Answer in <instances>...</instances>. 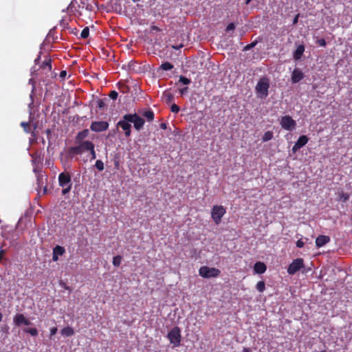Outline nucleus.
<instances>
[{
  "instance_id": "obj_1",
  "label": "nucleus",
  "mask_w": 352,
  "mask_h": 352,
  "mask_svg": "<svg viewBox=\"0 0 352 352\" xmlns=\"http://www.w3.org/2000/svg\"><path fill=\"white\" fill-rule=\"evenodd\" d=\"M58 184L63 188L62 194L67 195L72 187V177L69 172L65 171L58 175Z\"/></svg>"
},
{
  "instance_id": "obj_2",
  "label": "nucleus",
  "mask_w": 352,
  "mask_h": 352,
  "mask_svg": "<svg viewBox=\"0 0 352 352\" xmlns=\"http://www.w3.org/2000/svg\"><path fill=\"white\" fill-rule=\"evenodd\" d=\"M270 80L267 77H261L258 81L255 91L257 96L261 98H265L268 96V90L270 88Z\"/></svg>"
},
{
  "instance_id": "obj_3",
  "label": "nucleus",
  "mask_w": 352,
  "mask_h": 352,
  "mask_svg": "<svg viewBox=\"0 0 352 352\" xmlns=\"http://www.w3.org/2000/svg\"><path fill=\"white\" fill-rule=\"evenodd\" d=\"M167 338L173 347H177L181 344V330L178 327H174L168 333Z\"/></svg>"
},
{
  "instance_id": "obj_4",
  "label": "nucleus",
  "mask_w": 352,
  "mask_h": 352,
  "mask_svg": "<svg viewBox=\"0 0 352 352\" xmlns=\"http://www.w3.org/2000/svg\"><path fill=\"white\" fill-rule=\"evenodd\" d=\"M221 274V271L215 267L202 266L199 270V274L205 278H216Z\"/></svg>"
},
{
  "instance_id": "obj_5",
  "label": "nucleus",
  "mask_w": 352,
  "mask_h": 352,
  "mask_svg": "<svg viewBox=\"0 0 352 352\" xmlns=\"http://www.w3.org/2000/svg\"><path fill=\"white\" fill-rule=\"evenodd\" d=\"M226 208L222 206H214L211 211V217L215 224L219 225L221 221V218L226 214Z\"/></svg>"
},
{
  "instance_id": "obj_6",
  "label": "nucleus",
  "mask_w": 352,
  "mask_h": 352,
  "mask_svg": "<svg viewBox=\"0 0 352 352\" xmlns=\"http://www.w3.org/2000/svg\"><path fill=\"white\" fill-rule=\"evenodd\" d=\"M78 144V146H72L69 148V153L71 155H80L85 151H89V149L88 148L90 146L88 144H93V142L87 140Z\"/></svg>"
},
{
  "instance_id": "obj_7",
  "label": "nucleus",
  "mask_w": 352,
  "mask_h": 352,
  "mask_svg": "<svg viewBox=\"0 0 352 352\" xmlns=\"http://www.w3.org/2000/svg\"><path fill=\"white\" fill-rule=\"evenodd\" d=\"M129 116V113L124 115L122 118L117 123V126L124 131L126 137H129L131 134V122L126 119Z\"/></svg>"
},
{
  "instance_id": "obj_8",
  "label": "nucleus",
  "mask_w": 352,
  "mask_h": 352,
  "mask_svg": "<svg viewBox=\"0 0 352 352\" xmlns=\"http://www.w3.org/2000/svg\"><path fill=\"white\" fill-rule=\"evenodd\" d=\"M129 116L126 119L133 124L134 128L137 131H140L145 123L144 120L136 113H129Z\"/></svg>"
},
{
  "instance_id": "obj_9",
  "label": "nucleus",
  "mask_w": 352,
  "mask_h": 352,
  "mask_svg": "<svg viewBox=\"0 0 352 352\" xmlns=\"http://www.w3.org/2000/svg\"><path fill=\"white\" fill-rule=\"evenodd\" d=\"M304 267V261L301 258L294 259L287 268L289 274L293 275Z\"/></svg>"
},
{
  "instance_id": "obj_10",
  "label": "nucleus",
  "mask_w": 352,
  "mask_h": 352,
  "mask_svg": "<svg viewBox=\"0 0 352 352\" xmlns=\"http://www.w3.org/2000/svg\"><path fill=\"white\" fill-rule=\"evenodd\" d=\"M280 124L283 129L287 131H292L296 125V121L289 116L282 117Z\"/></svg>"
},
{
  "instance_id": "obj_11",
  "label": "nucleus",
  "mask_w": 352,
  "mask_h": 352,
  "mask_svg": "<svg viewBox=\"0 0 352 352\" xmlns=\"http://www.w3.org/2000/svg\"><path fill=\"white\" fill-rule=\"evenodd\" d=\"M108 127L109 124L105 121L93 122L90 126L91 130L95 132L104 131Z\"/></svg>"
},
{
  "instance_id": "obj_12",
  "label": "nucleus",
  "mask_w": 352,
  "mask_h": 352,
  "mask_svg": "<svg viewBox=\"0 0 352 352\" xmlns=\"http://www.w3.org/2000/svg\"><path fill=\"white\" fill-rule=\"evenodd\" d=\"M13 322L16 326H21L24 324L28 326L30 324V321L27 319L23 314H16L13 318Z\"/></svg>"
},
{
  "instance_id": "obj_13",
  "label": "nucleus",
  "mask_w": 352,
  "mask_h": 352,
  "mask_svg": "<svg viewBox=\"0 0 352 352\" xmlns=\"http://www.w3.org/2000/svg\"><path fill=\"white\" fill-rule=\"evenodd\" d=\"M304 78V74L301 70L298 68L294 69L292 74V82L293 83H297L300 82Z\"/></svg>"
},
{
  "instance_id": "obj_14",
  "label": "nucleus",
  "mask_w": 352,
  "mask_h": 352,
  "mask_svg": "<svg viewBox=\"0 0 352 352\" xmlns=\"http://www.w3.org/2000/svg\"><path fill=\"white\" fill-rule=\"evenodd\" d=\"M330 237L326 235H319L316 239V245L318 248H321L330 241Z\"/></svg>"
},
{
  "instance_id": "obj_15",
  "label": "nucleus",
  "mask_w": 352,
  "mask_h": 352,
  "mask_svg": "<svg viewBox=\"0 0 352 352\" xmlns=\"http://www.w3.org/2000/svg\"><path fill=\"white\" fill-rule=\"evenodd\" d=\"M266 270L267 267L264 263L258 261L254 265V271L256 274H263L266 271Z\"/></svg>"
},
{
  "instance_id": "obj_16",
  "label": "nucleus",
  "mask_w": 352,
  "mask_h": 352,
  "mask_svg": "<svg viewBox=\"0 0 352 352\" xmlns=\"http://www.w3.org/2000/svg\"><path fill=\"white\" fill-rule=\"evenodd\" d=\"M89 131L88 129H84L78 133L76 136V143H81L82 142H85L84 139H85L89 135Z\"/></svg>"
},
{
  "instance_id": "obj_17",
  "label": "nucleus",
  "mask_w": 352,
  "mask_h": 352,
  "mask_svg": "<svg viewBox=\"0 0 352 352\" xmlns=\"http://www.w3.org/2000/svg\"><path fill=\"white\" fill-rule=\"evenodd\" d=\"M304 51L305 46L303 45H299L294 53V59L296 60L300 59L304 53Z\"/></svg>"
},
{
  "instance_id": "obj_18",
  "label": "nucleus",
  "mask_w": 352,
  "mask_h": 352,
  "mask_svg": "<svg viewBox=\"0 0 352 352\" xmlns=\"http://www.w3.org/2000/svg\"><path fill=\"white\" fill-rule=\"evenodd\" d=\"M308 140H309V138L305 135H300L298 140L296 141V144L300 147L302 148V146H304L307 142H308Z\"/></svg>"
},
{
  "instance_id": "obj_19",
  "label": "nucleus",
  "mask_w": 352,
  "mask_h": 352,
  "mask_svg": "<svg viewBox=\"0 0 352 352\" xmlns=\"http://www.w3.org/2000/svg\"><path fill=\"white\" fill-rule=\"evenodd\" d=\"M41 68L43 69H47V71L52 70V60L50 58H46L45 60L43 61V63L41 65Z\"/></svg>"
},
{
  "instance_id": "obj_20",
  "label": "nucleus",
  "mask_w": 352,
  "mask_h": 352,
  "mask_svg": "<svg viewBox=\"0 0 352 352\" xmlns=\"http://www.w3.org/2000/svg\"><path fill=\"white\" fill-rule=\"evenodd\" d=\"M143 116L147 120L148 122H151L154 120V112L149 109L144 112Z\"/></svg>"
},
{
  "instance_id": "obj_21",
  "label": "nucleus",
  "mask_w": 352,
  "mask_h": 352,
  "mask_svg": "<svg viewBox=\"0 0 352 352\" xmlns=\"http://www.w3.org/2000/svg\"><path fill=\"white\" fill-rule=\"evenodd\" d=\"M61 333L65 336H72L74 334V331L72 327H66L61 330Z\"/></svg>"
},
{
  "instance_id": "obj_22",
  "label": "nucleus",
  "mask_w": 352,
  "mask_h": 352,
  "mask_svg": "<svg viewBox=\"0 0 352 352\" xmlns=\"http://www.w3.org/2000/svg\"><path fill=\"white\" fill-rule=\"evenodd\" d=\"M65 252V250L63 247L60 246V245H56L55 248H54L52 253H53V254L62 256V255H63V254Z\"/></svg>"
},
{
  "instance_id": "obj_23",
  "label": "nucleus",
  "mask_w": 352,
  "mask_h": 352,
  "mask_svg": "<svg viewBox=\"0 0 352 352\" xmlns=\"http://www.w3.org/2000/svg\"><path fill=\"white\" fill-rule=\"evenodd\" d=\"M163 98L166 103H170L174 100L173 94L169 91H164Z\"/></svg>"
},
{
  "instance_id": "obj_24",
  "label": "nucleus",
  "mask_w": 352,
  "mask_h": 352,
  "mask_svg": "<svg viewBox=\"0 0 352 352\" xmlns=\"http://www.w3.org/2000/svg\"><path fill=\"white\" fill-rule=\"evenodd\" d=\"M349 194L346 192H341L338 193V201L345 203L349 200Z\"/></svg>"
},
{
  "instance_id": "obj_25",
  "label": "nucleus",
  "mask_w": 352,
  "mask_h": 352,
  "mask_svg": "<svg viewBox=\"0 0 352 352\" xmlns=\"http://www.w3.org/2000/svg\"><path fill=\"white\" fill-rule=\"evenodd\" d=\"M274 137L273 132L271 131H266L262 137L263 142H267L271 140Z\"/></svg>"
},
{
  "instance_id": "obj_26",
  "label": "nucleus",
  "mask_w": 352,
  "mask_h": 352,
  "mask_svg": "<svg viewBox=\"0 0 352 352\" xmlns=\"http://www.w3.org/2000/svg\"><path fill=\"white\" fill-rule=\"evenodd\" d=\"M173 67V65L169 62H164L160 65V69L164 71L171 70Z\"/></svg>"
},
{
  "instance_id": "obj_27",
  "label": "nucleus",
  "mask_w": 352,
  "mask_h": 352,
  "mask_svg": "<svg viewBox=\"0 0 352 352\" xmlns=\"http://www.w3.org/2000/svg\"><path fill=\"white\" fill-rule=\"evenodd\" d=\"M23 331L32 336H36L38 333V330L36 328H25Z\"/></svg>"
},
{
  "instance_id": "obj_28",
  "label": "nucleus",
  "mask_w": 352,
  "mask_h": 352,
  "mask_svg": "<svg viewBox=\"0 0 352 352\" xmlns=\"http://www.w3.org/2000/svg\"><path fill=\"white\" fill-rule=\"evenodd\" d=\"M121 261H122V256L120 255H117L113 258L112 263L115 267H118V266H120Z\"/></svg>"
},
{
  "instance_id": "obj_29",
  "label": "nucleus",
  "mask_w": 352,
  "mask_h": 352,
  "mask_svg": "<svg viewBox=\"0 0 352 352\" xmlns=\"http://www.w3.org/2000/svg\"><path fill=\"white\" fill-rule=\"evenodd\" d=\"M256 289L259 292H263L265 289V284L264 281H258L256 285Z\"/></svg>"
},
{
  "instance_id": "obj_30",
  "label": "nucleus",
  "mask_w": 352,
  "mask_h": 352,
  "mask_svg": "<svg viewBox=\"0 0 352 352\" xmlns=\"http://www.w3.org/2000/svg\"><path fill=\"white\" fill-rule=\"evenodd\" d=\"M89 35V29L88 27H85L81 32L80 36L82 38H87Z\"/></svg>"
},
{
  "instance_id": "obj_31",
  "label": "nucleus",
  "mask_w": 352,
  "mask_h": 352,
  "mask_svg": "<svg viewBox=\"0 0 352 352\" xmlns=\"http://www.w3.org/2000/svg\"><path fill=\"white\" fill-rule=\"evenodd\" d=\"M179 82L184 85H187L191 82V80L189 78H188L184 76H180L179 78Z\"/></svg>"
},
{
  "instance_id": "obj_32",
  "label": "nucleus",
  "mask_w": 352,
  "mask_h": 352,
  "mask_svg": "<svg viewBox=\"0 0 352 352\" xmlns=\"http://www.w3.org/2000/svg\"><path fill=\"white\" fill-rule=\"evenodd\" d=\"M88 145L89 146V144ZM88 148L89 149V151H90L91 160H95L96 158V154L94 151V144H90V146Z\"/></svg>"
},
{
  "instance_id": "obj_33",
  "label": "nucleus",
  "mask_w": 352,
  "mask_h": 352,
  "mask_svg": "<svg viewBox=\"0 0 352 352\" xmlns=\"http://www.w3.org/2000/svg\"><path fill=\"white\" fill-rule=\"evenodd\" d=\"M95 166L99 171H102L104 168V163L99 160L96 162Z\"/></svg>"
},
{
  "instance_id": "obj_34",
  "label": "nucleus",
  "mask_w": 352,
  "mask_h": 352,
  "mask_svg": "<svg viewBox=\"0 0 352 352\" xmlns=\"http://www.w3.org/2000/svg\"><path fill=\"white\" fill-rule=\"evenodd\" d=\"M107 99H100L98 100V107L100 109H103L106 107L105 100Z\"/></svg>"
},
{
  "instance_id": "obj_35",
  "label": "nucleus",
  "mask_w": 352,
  "mask_h": 352,
  "mask_svg": "<svg viewBox=\"0 0 352 352\" xmlns=\"http://www.w3.org/2000/svg\"><path fill=\"white\" fill-rule=\"evenodd\" d=\"M21 126L23 128L24 131L27 133L30 132V124L28 122H22Z\"/></svg>"
},
{
  "instance_id": "obj_36",
  "label": "nucleus",
  "mask_w": 352,
  "mask_h": 352,
  "mask_svg": "<svg viewBox=\"0 0 352 352\" xmlns=\"http://www.w3.org/2000/svg\"><path fill=\"white\" fill-rule=\"evenodd\" d=\"M179 107L176 104H173L170 107V111L173 113H177L179 111Z\"/></svg>"
},
{
  "instance_id": "obj_37",
  "label": "nucleus",
  "mask_w": 352,
  "mask_h": 352,
  "mask_svg": "<svg viewBox=\"0 0 352 352\" xmlns=\"http://www.w3.org/2000/svg\"><path fill=\"white\" fill-rule=\"evenodd\" d=\"M256 45V41H254V42H252L247 45H245L244 47V49L243 50L244 51H248V50H250V49H252V47H254L255 45Z\"/></svg>"
},
{
  "instance_id": "obj_38",
  "label": "nucleus",
  "mask_w": 352,
  "mask_h": 352,
  "mask_svg": "<svg viewBox=\"0 0 352 352\" xmlns=\"http://www.w3.org/2000/svg\"><path fill=\"white\" fill-rule=\"evenodd\" d=\"M118 94L116 91H111L109 94V96L112 99V100H116L118 98Z\"/></svg>"
},
{
  "instance_id": "obj_39",
  "label": "nucleus",
  "mask_w": 352,
  "mask_h": 352,
  "mask_svg": "<svg viewBox=\"0 0 352 352\" xmlns=\"http://www.w3.org/2000/svg\"><path fill=\"white\" fill-rule=\"evenodd\" d=\"M235 29V25L233 23H230L226 27V32H229L230 30H233Z\"/></svg>"
},
{
  "instance_id": "obj_40",
  "label": "nucleus",
  "mask_w": 352,
  "mask_h": 352,
  "mask_svg": "<svg viewBox=\"0 0 352 352\" xmlns=\"http://www.w3.org/2000/svg\"><path fill=\"white\" fill-rule=\"evenodd\" d=\"M74 3H76V0H72L71 3L67 6V9L68 11H72V9L74 6Z\"/></svg>"
},
{
  "instance_id": "obj_41",
  "label": "nucleus",
  "mask_w": 352,
  "mask_h": 352,
  "mask_svg": "<svg viewBox=\"0 0 352 352\" xmlns=\"http://www.w3.org/2000/svg\"><path fill=\"white\" fill-rule=\"evenodd\" d=\"M317 43L320 45V46H322V47H324L326 46V41L324 39V38H320V39H318L317 41Z\"/></svg>"
},
{
  "instance_id": "obj_42",
  "label": "nucleus",
  "mask_w": 352,
  "mask_h": 352,
  "mask_svg": "<svg viewBox=\"0 0 352 352\" xmlns=\"http://www.w3.org/2000/svg\"><path fill=\"white\" fill-rule=\"evenodd\" d=\"M305 243L304 242L302 241V239H299L296 241V246L299 248H301L304 246Z\"/></svg>"
},
{
  "instance_id": "obj_43",
  "label": "nucleus",
  "mask_w": 352,
  "mask_h": 352,
  "mask_svg": "<svg viewBox=\"0 0 352 352\" xmlns=\"http://www.w3.org/2000/svg\"><path fill=\"white\" fill-rule=\"evenodd\" d=\"M188 87H186L182 89H180L179 93L181 95H184L185 94H186L188 92Z\"/></svg>"
},
{
  "instance_id": "obj_44",
  "label": "nucleus",
  "mask_w": 352,
  "mask_h": 352,
  "mask_svg": "<svg viewBox=\"0 0 352 352\" xmlns=\"http://www.w3.org/2000/svg\"><path fill=\"white\" fill-rule=\"evenodd\" d=\"M57 328L56 327H52L50 329V336H52L55 335L57 333Z\"/></svg>"
},
{
  "instance_id": "obj_45",
  "label": "nucleus",
  "mask_w": 352,
  "mask_h": 352,
  "mask_svg": "<svg viewBox=\"0 0 352 352\" xmlns=\"http://www.w3.org/2000/svg\"><path fill=\"white\" fill-rule=\"evenodd\" d=\"M300 148V147L296 144L295 143L294 145L292 147V151L294 153H296L297 151H298L299 149Z\"/></svg>"
},
{
  "instance_id": "obj_46",
  "label": "nucleus",
  "mask_w": 352,
  "mask_h": 352,
  "mask_svg": "<svg viewBox=\"0 0 352 352\" xmlns=\"http://www.w3.org/2000/svg\"><path fill=\"white\" fill-rule=\"evenodd\" d=\"M4 254H5V250H0V262H1V261L3 260Z\"/></svg>"
},
{
  "instance_id": "obj_47",
  "label": "nucleus",
  "mask_w": 352,
  "mask_h": 352,
  "mask_svg": "<svg viewBox=\"0 0 352 352\" xmlns=\"http://www.w3.org/2000/svg\"><path fill=\"white\" fill-rule=\"evenodd\" d=\"M67 75V72L63 70V71H61L60 72V77L63 78L65 77V76Z\"/></svg>"
},
{
  "instance_id": "obj_48",
  "label": "nucleus",
  "mask_w": 352,
  "mask_h": 352,
  "mask_svg": "<svg viewBox=\"0 0 352 352\" xmlns=\"http://www.w3.org/2000/svg\"><path fill=\"white\" fill-rule=\"evenodd\" d=\"M52 260L54 261H57L58 260V255L53 254H52Z\"/></svg>"
},
{
  "instance_id": "obj_49",
  "label": "nucleus",
  "mask_w": 352,
  "mask_h": 352,
  "mask_svg": "<svg viewBox=\"0 0 352 352\" xmlns=\"http://www.w3.org/2000/svg\"><path fill=\"white\" fill-rule=\"evenodd\" d=\"M167 127V125L166 123H161L160 124V128L162 129H166Z\"/></svg>"
},
{
  "instance_id": "obj_50",
  "label": "nucleus",
  "mask_w": 352,
  "mask_h": 352,
  "mask_svg": "<svg viewBox=\"0 0 352 352\" xmlns=\"http://www.w3.org/2000/svg\"><path fill=\"white\" fill-rule=\"evenodd\" d=\"M298 15H296V16L294 17V20H293V23H294V24H296V23L298 22Z\"/></svg>"
},
{
  "instance_id": "obj_51",
  "label": "nucleus",
  "mask_w": 352,
  "mask_h": 352,
  "mask_svg": "<svg viewBox=\"0 0 352 352\" xmlns=\"http://www.w3.org/2000/svg\"><path fill=\"white\" fill-rule=\"evenodd\" d=\"M243 352H252V351H251L250 349L244 347L243 349Z\"/></svg>"
},
{
  "instance_id": "obj_52",
  "label": "nucleus",
  "mask_w": 352,
  "mask_h": 352,
  "mask_svg": "<svg viewBox=\"0 0 352 352\" xmlns=\"http://www.w3.org/2000/svg\"><path fill=\"white\" fill-rule=\"evenodd\" d=\"M46 133H47V135H50V133H51V131H50V129H47V130H46Z\"/></svg>"
},
{
  "instance_id": "obj_53",
  "label": "nucleus",
  "mask_w": 352,
  "mask_h": 352,
  "mask_svg": "<svg viewBox=\"0 0 352 352\" xmlns=\"http://www.w3.org/2000/svg\"><path fill=\"white\" fill-rule=\"evenodd\" d=\"M3 319V314L0 312V322L2 321Z\"/></svg>"
},
{
  "instance_id": "obj_54",
  "label": "nucleus",
  "mask_w": 352,
  "mask_h": 352,
  "mask_svg": "<svg viewBox=\"0 0 352 352\" xmlns=\"http://www.w3.org/2000/svg\"><path fill=\"white\" fill-rule=\"evenodd\" d=\"M41 179H42L41 178V177H40V176H38V177H37V181H38V183H40V182H41Z\"/></svg>"
},
{
  "instance_id": "obj_55",
  "label": "nucleus",
  "mask_w": 352,
  "mask_h": 352,
  "mask_svg": "<svg viewBox=\"0 0 352 352\" xmlns=\"http://www.w3.org/2000/svg\"><path fill=\"white\" fill-rule=\"evenodd\" d=\"M252 0H245V4H249Z\"/></svg>"
},
{
  "instance_id": "obj_56",
  "label": "nucleus",
  "mask_w": 352,
  "mask_h": 352,
  "mask_svg": "<svg viewBox=\"0 0 352 352\" xmlns=\"http://www.w3.org/2000/svg\"><path fill=\"white\" fill-rule=\"evenodd\" d=\"M46 192H47V188H46V186H45L43 188V194H45Z\"/></svg>"
},
{
  "instance_id": "obj_57",
  "label": "nucleus",
  "mask_w": 352,
  "mask_h": 352,
  "mask_svg": "<svg viewBox=\"0 0 352 352\" xmlns=\"http://www.w3.org/2000/svg\"><path fill=\"white\" fill-rule=\"evenodd\" d=\"M115 165H116V166H118V165H119L118 162H116Z\"/></svg>"
}]
</instances>
